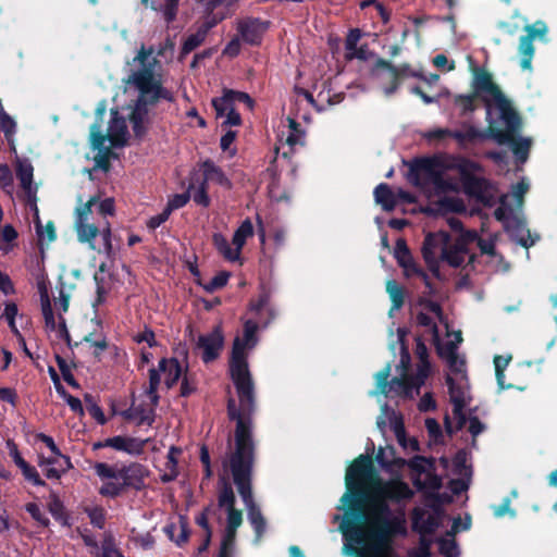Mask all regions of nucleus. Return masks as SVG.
Returning a JSON list of instances; mask_svg holds the SVG:
<instances>
[{
	"label": "nucleus",
	"mask_w": 557,
	"mask_h": 557,
	"mask_svg": "<svg viewBox=\"0 0 557 557\" xmlns=\"http://www.w3.org/2000/svg\"><path fill=\"white\" fill-rule=\"evenodd\" d=\"M134 339L139 344L146 343L149 347H153L157 344L154 333L149 329H145L135 334Z\"/></svg>",
	"instance_id": "5fc2aeb1"
},
{
	"label": "nucleus",
	"mask_w": 557,
	"mask_h": 557,
	"mask_svg": "<svg viewBox=\"0 0 557 557\" xmlns=\"http://www.w3.org/2000/svg\"><path fill=\"white\" fill-rule=\"evenodd\" d=\"M25 479L33 482L36 485H44V481L40 479L38 472L34 467H30L28 463L21 468Z\"/></svg>",
	"instance_id": "13d9d810"
},
{
	"label": "nucleus",
	"mask_w": 557,
	"mask_h": 557,
	"mask_svg": "<svg viewBox=\"0 0 557 557\" xmlns=\"http://www.w3.org/2000/svg\"><path fill=\"white\" fill-rule=\"evenodd\" d=\"M520 126V120L517 116V125L512 128L508 127L504 122H498V129L502 133L508 134L509 138L505 144H509L512 147V151L518 158L519 161L525 162L528 159V152L531 146V140L527 138L517 139L515 137V132ZM500 145H504V143H499Z\"/></svg>",
	"instance_id": "412c9836"
},
{
	"label": "nucleus",
	"mask_w": 557,
	"mask_h": 557,
	"mask_svg": "<svg viewBox=\"0 0 557 557\" xmlns=\"http://www.w3.org/2000/svg\"><path fill=\"white\" fill-rule=\"evenodd\" d=\"M447 383L449 386L450 399L454 406L453 412L458 419V426L461 428L466 423V418L462 410L469 401L467 379H465V381H460L455 380L453 375H447Z\"/></svg>",
	"instance_id": "a211bd4d"
},
{
	"label": "nucleus",
	"mask_w": 557,
	"mask_h": 557,
	"mask_svg": "<svg viewBox=\"0 0 557 557\" xmlns=\"http://www.w3.org/2000/svg\"><path fill=\"white\" fill-rule=\"evenodd\" d=\"M394 256L397 259L399 265L404 269L406 276L420 274V271L418 270V268L416 267V264L412 261V258L409 253V250L407 248L405 240L398 239L396 242Z\"/></svg>",
	"instance_id": "bb28decb"
},
{
	"label": "nucleus",
	"mask_w": 557,
	"mask_h": 557,
	"mask_svg": "<svg viewBox=\"0 0 557 557\" xmlns=\"http://www.w3.org/2000/svg\"><path fill=\"white\" fill-rule=\"evenodd\" d=\"M236 138V132L234 131H228L226 132L222 138H221V148L223 151H230V156L233 157L235 154V150H231V145L233 144V141L235 140Z\"/></svg>",
	"instance_id": "bf43d9fd"
},
{
	"label": "nucleus",
	"mask_w": 557,
	"mask_h": 557,
	"mask_svg": "<svg viewBox=\"0 0 557 557\" xmlns=\"http://www.w3.org/2000/svg\"><path fill=\"white\" fill-rule=\"evenodd\" d=\"M208 28V26H202L195 34H191L187 37L183 45L184 54L191 52L194 49H196L203 42L207 36Z\"/></svg>",
	"instance_id": "a19ab883"
},
{
	"label": "nucleus",
	"mask_w": 557,
	"mask_h": 557,
	"mask_svg": "<svg viewBox=\"0 0 557 557\" xmlns=\"http://www.w3.org/2000/svg\"><path fill=\"white\" fill-rule=\"evenodd\" d=\"M386 293L392 301L391 313L395 310H399L405 300L404 288L397 284L394 280H388L386 282Z\"/></svg>",
	"instance_id": "c9c22d12"
},
{
	"label": "nucleus",
	"mask_w": 557,
	"mask_h": 557,
	"mask_svg": "<svg viewBox=\"0 0 557 557\" xmlns=\"http://www.w3.org/2000/svg\"><path fill=\"white\" fill-rule=\"evenodd\" d=\"M95 281L97 284V302L101 304L111 289V276L107 272L104 263L100 264L99 271L95 274Z\"/></svg>",
	"instance_id": "72a5a7b5"
},
{
	"label": "nucleus",
	"mask_w": 557,
	"mask_h": 557,
	"mask_svg": "<svg viewBox=\"0 0 557 557\" xmlns=\"http://www.w3.org/2000/svg\"><path fill=\"white\" fill-rule=\"evenodd\" d=\"M529 188V182L525 178L521 180L517 185L512 186L510 195L502 196L500 206L495 210L496 219L502 221L511 237L525 248L534 245L537 239V237H532L520 214L523 197Z\"/></svg>",
	"instance_id": "0eeeda50"
},
{
	"label": "nucleus",
	"mask_w": 557,
	"mask_h": 557,
	"mask_svg": "<svg viewBox=\"0 0 557 557\" xmlns=\"http://www.w3.org/2000/svg\"><path fill=\"white\" fill-rule=\"evenodd\" d=\"M37 232L39 237L42 240H47L48 243L54 240L55 238L54 226L52 223H47L45 226L38 225Z\"/></svg>",
	"instance_id": "4d7b16f0"
},
{
	"label": "nucleus",
	"mask_w": 557,
	"mask_h": 557,
	"mask_svg": "<svg viewBox=\"0 0 557 557\" xmlns=\"http://www.w3.org/2000/svg\"><path fill=\"white\" fill-rule=\"evenodd\" d=\"M413 529L417 530L422 536L432 533L438 525V513L420 508H416L412 517ZM430 542L422 537L419 548V557L429 556Z\"/></svg>",
	"instance_id": "ddd939ff"
},
{
	"label": "nucleus",
	"mask_w": 557,
	"mask_h": 557,
	"mask_svg": "<svg viewBox=\"0 0 557 557\" xmlns=\"http://www.w3.org/2000/svg\"><path fill=\"white\" fill-rule=\"evenodd\" d=\"M417 323L423 329L421 336L431 341L440 356L446 359L449 366L448 375H453L455 380L465 381L467 379L465 360L456 354V348L462 341L461 333L449 330L440 306L428 299L420 300L417 305Z\"/></svg>",
	"instance_id": "7ed1b4c3"
},
{
	"label": "nucleus",
	"mask_w": 557,
	"mask_h": 557,
	"mask_svg": "<svg viewBox=\"0 0 557 557\" xmlns=\"http://www.w3.org/2000/svg\"><path fill=\"white\" fill-rule=\"evenodd\" d=\"M86 512L90 519V522L98 528H102L104 523V510L101 507L91 506L86 507Z\"/></svg>",
	"instance_id": "09e8293b"
},
{
	"label": "nucleus",
	"mask_w": 557,
	"mask_h": 557,
	"mask_svg": "<svg viewBox=\"0 0 557 557\" xmlns=\"http://www.w3.org/2000/svg\"><path fill=\"white\" fill-rule=\"evenodd\" d=\"M127 65L123 94L116 97L117 100L123 97L125 102L128 101L122 108V115L117 110L111 111L112 120L107 135H102L96 124L90 129L91 147L99 151L108 152L111 147L125 145L128 138L125 117L131 121L136 136H141L150 122V109L160 100L173 99L163 86L162 67L152 48L143 46Z\"/></svg>",
	"instance_id": "f257e3e1"
},
{
	"label": "nucleus",
	"mask_w": 557,
	"mask_h": 557,
	"mask_svg": "<svg viewBox=\"0 0 557 557\" xmlns=\"http://www.w3.org/2000/svg\"><path fill=\"white\" fill-rule=\"evenodd\" d=\"M524 30L528 33L527 37L532 40L535 38L543 39L547 34V25L543 21H536L533 25H525Z\"/></svg>",
	"instance_id": "49530a36"
},
{
	"label": "nucleus",
	"mask_w": 557,
	"mask_h": 557,
	"mask_svg": "<svg viewBox=\"0 0 557 557\" xmlns=\"http://www.w3.org/2000/svg\"><path fill=\"white\" fill-rule=\"evenodd\" d=\"M16 240H17L16 230L10 224L2 225V222H1L0 223V251H2L3 253L11 252L16 246Z\"/></svg>",
	"instance_id": "473e14b6"
},
{
	"label": "nucleus",
	"mask_w": 557,
	"mask_h": 557,
	"mask_svg": "<svg viewBox=\"0 0 557 557\" xmlns=\"http://www.w3.org/2000/svg\"><path fill=\"white\" fill-rule=\"evenodd\" d=\"M170 214L171 213L169 212V210L164 209L160 214L154 215L149 219L148 227L151 230L159 227L163 222H165L168 220Z\"/></svg>",
	"instance_id": "0e129e2a"
},
{
	"label": "nucleus",
	"mask_w": 557,
	"mask_h": 557,
	"mask_svg": "<svg viewBox=\"0 0 557 557\" xmlns=\"http://www.w3.org/2000/svg\"><path fill=\"white\" fill-rule=\"evenodd\" d=\"M201 169L203 172L205 184L211 182L226 188L231 187L230 180L225 176L222 170L218 168L213 162L205 161L201 165Z\"/></svg>",
	"instance_id": "c756f323"
},
{
	"label": "nucleus",
	"mask_w": 557,
	"mask_h": 557,
	"mask_svg": "<svg viewBox=\"0 0 557 557\" xmlns=\"http://www.w3.org/2000/svg\"><path fill=\"white\" fill-rule=\"evenodd\" d=\"M476 98L478 97L474 94L468 96H458L455 102L463 113H467L475 109L474 101Z\"/></svg>",
	"instance_id": "3c124183"
},
{
	"label": "nucleus",
	"mask_w": 557,
	"mask_h": 557,
	"mask_svg": "<svg viewBox=\"0 0 557 557\" xmlns=\"http://www.w3.org/2000/svg\"><path fill=\"white\" fill-rule=\"evenodd\" d=\"M213 243L216 249L223 255L225 259L230 261H237L239 259L238 249H235V247L232 248L223 235L214 234Z\"/></svg>",
	"instance_id": "ea45409f"
},
{
	"label": "nucleus",
	"mask_w": 557,
	"mask_h": 557,
	"mask_svg": "<svg viewBox=\"0 0 557 557\" xmlns=\"http://www.w3.org/2000/svg\"><path fill=\"white\" fill-rule=\"evenodd\" d=\"M476 243L481 251L486 255H494V243L478 238L475 232H460L456 238H450L445 232L430 234L426 236L423 245V257L432 265L438 259L447 262L451 267H460L468 258L472 260L469 253V245Z\"/></svg>",
	"instance_id": "423d86ee"
},
{
	"label": "nucleus",
	"mask_w": 557,
	"mask_h": 557,
	"mask_svg": "<svg viewBox=\"0 0 557 557\" xmlns=\"http://www.w3.org/2000/svg\"><path fill=\"white\" fill-rule=\"evenodd\" d=\"M57 392L67 403L72 411L79 416L84 414L83 405L78 398L67 394L66 391L59 384L57 385Z\"/></svg>",
	"instance_id": "c03bdc74"
},
{
	"label": "nucleus",
	"mask_w": 557,
	"mask_h": 557,
	"mask_svg": "<svg viewBox=\"0 0 557 557\" xmlns=\"http://www.w3.org/2000/svg\"><path fill=\"white\" fill-rule=\"evenodd\" d=\"M26 510L39 523H41L44 525H46L48 523V520L44 517V515L41 513L39 507L36 504H34V503L27 504L26 505Z\"/></svg>",
	"instance_id": "e2e57ef3"
},
{
	"label": "nucleus",
	"mask_w": 557,
	"mask_h": 557,
	"mask_svg": "<svg viewBox=\"0 0 557 557\" xmlns=\"http://www.w3.org/2000/svg\"><path fill=\"white\" fill-rule=\"evenodd\" d=\"M123 479L125 481V487L131 486L134 488H140L144 485V480L147 476V470L137 463L128 467H121Z\"/></svg>",
	"instance_id": "c85d7f7f"
},
{
	"label": "nucleus",
	"mask_w": 557,
	"mask_h": 557,
	"mask_svg": "<svg viewBox=\"0 0 557 557\" xmlns=\"http://www.w3.org/2000/svg\"><path fill=\"white\" fill-rule=\"evenodd\" d=\"M181 455V449L171 447L168 454L166 470L169 473L163 475L164 481H171L177 475L176 465L177 457Z\"/></svg>",
	"instance_id": "79ce46f5"
},
{
	"label": "nucleus",
	"mask_w": 557,
	"mask_h": 557,
	"mask_svg": "<svg viewBox=\"0 0 557 557\" xmlns=\"http://www.w3.org/2000/svg\"><path fill=\"white\" fill-rule=\"evenodd\" d=\"M374 198L376 203L386 211H391L397 206L396 191H393L386 184H380L375 188Z\"/></svg>",
	"instance_id": "7c9ffc66"
},
{
	"label": "nucleus",
	"mask_w": 557,
	"mask_h": 557,
	"mask_svg": "<svg viewBox=\"0 0 557 557\" xmlns=\"http://www.w3.org/2000/svg\"><path fill=\"white\" fill-rule=\"evenodd\" d=\"M252 223L249 220H245L233 236V245L235 249H238V257H240V251L246 243V239L252 236Z\"/></svg>",
	"instance_id": "58836bf2"
},
{
	"label": "nucleus",
	"mask_w": 557,
	"mask_h": 557,
	"mask_svg": "<svg viewBox=\"0 0 557 557\" xmlns=\"http://www.w3.org/2000/svg\"><path fill=\"white\" fill-rule=\"evenodd\" d=\"M389 374V366L376 373V393L387 394L389 391L395 389L405 397H413V395L417 394L411 377L404 376L401 379H395L391 384H388L387 379ZM371 394H375V392H372Z\"/></svg>",
	"instance_id": "2eb2a0df"
},
{
	"label": "nucleus",
	"mask_w": 557,
	"mask_h": 557,
	"mask_svg": "<svg viewBox=\"0 0 557 557\" xmlns=\"http://www.w3.org/2000/svg\"><path fill=\"white\" fill-rule=\"evenodd\" d=\"M405 73V69H394L389 64L384 61H380L377 63L376 69L374 70V76L381 84H386L388 86H384L383 90L386 96H391L394 94L398 86V81L400 74Z\"/></svg>",
	"instance_id": "aec40b11"
},
{
	"label": "nucleus",
	"mask_w": 557,
	"mask_h": 557,
	"mask_svg": "<svg viewBox=\"0 0 557 557\" xmlns=\"http://www.w3.org/2000/svg\"><path fill=\"white\" fill-rule=\"evenodd\" d=\"M408 466L413 471L412 480L418 488L434 491L441 487V479L430 471L426 459L414 457L408 462Z\"/></svg>",
	"instance_id": "f3484780"
},
{
	"label": "nucleus",
	"mask_w": 557,
	"mask_h": 557,
	"mask_svg": "<svg viewBox=\"0 0 557 557\" xmlns=\"http://www.w3.org/2000/svg\"><path fill=\"white\" fill-rule=\"evenodd\" d=\"M360 38H361L360 30L351 29L346 39V44H345L346 50L356 49V46L358 45Z\"/></svg>",
	"instance_id": "69168bd1"
},
{
	"label": "nucleus",
	"mask_w": 557,
	"mask_h": 557,
	"mask_svg": "<svg viewBox=\"0 0 557 557\" xmlns=\"http://www.w3.org/2000/svg\"><path fill=\"white\" fill-rule=\"evenodd\" d=\"M42 314L45 318V324L48 332L52 333L55 338L65 339L67 338V330L65 326V320L61 313L54 314L51 304L48 297L41 300Z\"/></svg>",
	"instance_id": "6ab92c4d"
},
{
	"label": "nucleus",
	"mask_w": 557,
	"mask_h": 557,
	"mask_svg": "<svg viewBox=\"0 0 557 557\" xmlns=\"http://www.w3.org/2000/svg\"><path fill=\"white\" fill-rule=\"evenodd\" d=\"M470 524H471V520L469 517H466L465 520H462L461 518H457L453 522L451 533L455 534L459 531L468 530L470 528Z\"/></svg>",
	"instance_id": "774afa93"
},
{
	"label": "nucleus",
	"mask_w": 557,
	"mask_h": 557,
	"mask_svg": "<svg viewBox=\"0 0 557 557\" xmlns=\"http://www.w3.org/2000/svg\"><path fill=\"white\" fill-rule=\"evenodd\" d=\"M183 367L176 359H162L159 363L158 370L150 371L149 387L145 392V406L146 409L139 411L137 407L133 406L132 410L138 413L140 422L150 423V413L153 407L158 404L159 396L157 389L161 380L166 388H170L182 376Z\"/></svg>",
	"instance_id": "1a4fd4ad"
},
{
	"label": "nucleus",
	"mask_w": 557,
	"mask_h": 557,
	"mask_svg": "<svg viewBox=\"0 0 557 557\" xmlns=\"http://www.w3.org/2000/svg\"><path fill=\"white\" fill-rule=\"evenodd\" d=\"M67 275L60 276V290L59 297L54 300V307L59 311V313L66 312L69 309V302L71 298V293L75 288V285H71L70 288L65 286V280Z\"/></svg>",
	"instance_id": "e433bc0d"
},
{
	"label": "nucleus",
	"mask_w": 557,
	"mask_h": 557,
	"mask_svg": "<svg viewBox=\"0 0 557 557\" xmlns=\"http://www.w3.org/2000/svg\"><path fill=\"white\" fill-rule=\"evenodd\" d=\"M416 354L420 359V364L418 367V371L414 377H411L412 384L416 388V393L419 394V388L424 384L425 379L430 373V364L426 360L428 358V349L425 345L419 339L417 343Z\"/></svg>",
	"instance_id": "a878e982"
},
{
	"label": "nucleus",
	"mask_w": 557,
	"mask_h": 557,
	"mask_svg": "<svg viewBox=\"0 0 557 557\" xmlns=\"http://www.w3.org/2000/svg\"><path fill=\"white\" fill-rule=\"evenodd\" d=\"M189 194H181L173 196L166 206V210L171 213L174 209H178L187 203Z\"/></svg>",
	"instance_id": "6e6d98bb"
},
{
	"label": "nucleus",
	"mask_w": 557,
	"mask_h": 557,
	"mask_svg": "<svg viewBox=\"0 0 557 557\" xmlns=\"http://www.w3.org/2000/svg\"><path fill=\"white\" fill-rule=\"evenodd\" d=\"M519 53L521 55V67L525 71H530L534 55L533 40L530 37L523 36L520 38Z\"/></svg>",
	"instance_id": "f704fd0d"
},
{
	"label": "nucleus",
	"mask_w": 557,
	"mask_h": 557,
	"mask_svg": "<svg viewBox=\"0 0 557 557\" xmlns=\"http://www.w3.org/2000/svg\"><path fill=\"white\" fill-rule=\"evenodd\" d=\"M178 0H161L157 11H161L164 20L170 23L176 17Z\"/></svg>",
	"instance_id": "37998d69"
},
{
	"label": "nucleus",
	"mask_w": 557,
	"mask_h": 557,
	"mask_svg": "<svg viewBox=\"0 0 557 557\" xmlns=\"http://www.w3.org/2000/svg\"><path fill=\"white\" fill-rule=\"evenodd\" d=\"M228 277V272H220L214 277H212L207 285H205V288L208 292H214L219 288H222L227 283Z\"/></svg>",
	"instance_id": "603ef678"
},
{
	"label": "nucleus",
	"mask_w": 557,
	"mask_h": 557,
	"mask_svg": "<svg viewBox=\"0 0 557 557\" xmlns=\"http://www.w3.org/2000/svg\"><path fill=\"white\" fill-rule=\"evenodd\" d=\"M39 466L48 478L58 479L70 467V460L61 451H58L57 454H51L50 457L41 458Z\"/></svg>",
	"instance_id": "b1692460"
},
{
	"label": "nucleus",
	"mask_w": 557,
	"mask_h": 557,
	"mask_svg": "<svg viewBox=\"0 0 557 557\" xmlns=\"http://www.w3.org/2000/svg\"><path fill=\"white\" fill-rule=\"evenodd\" d=\"M267 28L268 23L259 20H246L238 24L242 38L250 45L259 44Z\"/></svg>",
	"instance_id": "5701e85b"
},
{
	"label": "nucleus",
	"mask_w": 557,
	"mask_h": 557,
	"mask_svg": "<svg viewBox=\"0 0 557 557\" xmlns=\"http://www.w3.org/2000/svg\"><path fill=\"white\" fill-rule=\"evenodd\" d=\"M425 426L431 437H433L435 441L441 435V426L434 419H426L425 420Z\"/></svg>",
	"instance_id": "338daca9"
},
{
	"label": "nucleus",
	"mask_w": 557,
	"mask_h": 557,
	"mask_svg": "<svg viewBox=\"0 0 557 557\" xmlns=\"http://www.w3.org/2000/svg\"><path fill=\"white\" fill-rule=\"evenodd\" d=\"M467 60L472 74L471 86L473 94L481 98L486 106L488 136L497 143H505L510 138L508 134L502 133L498 129V122H504L510 128L515 127L517 125V112L512 108L510 100L494 82L493 75L482 67H478L471 55H468Z\"/></svg>",
	"instance_id": "39448f33"
},
{
	"label": "nucleus",
	"mask_w": 557,
	"mask_h": 557,
	"mask_svg": "<svg viewBox=\"0 0 557 557\" xmlns=\"http://www.w3.org/2000/svg\"><path fill=\"white\" fill-rule=\"evenodd\" d=\"M190 193L191 194L189 195V198L191 197L196 203L205 206V207H207L210 203V199L207 195V189H206L205 183L201 186H199L197 189H195L194 187H190Z\"/></svg>",
	"instance_id": "8fccbe9b"
},
{
	"label": "nucleus",
	"mask_w": 557,
	"mask_h": 557,
	"mask_svg": "<svg viewBox=\"0 0 557 557\" xmlns=\"http://www.w3.org/2000/svg\"><path fill=\"white\" fill-rule=\"evenodd\" d=\"M224 336L220 326L211 332L201 334L196 342V350L205 362L216 359L223 348Z\"/></svg>",
	"instance_id": "4468645a"
},
{
	"label": "nucleus",
	"mask_w": 557,
	"mask_h": 557,
	"mask_svg": "<svg viewBox=\"0 0 557 557\" xmlns=\"http://www.w3.org/2000/svg\"><path fill=\"white\" fill-rule=\"evenodd\" d=\"M433 63L436 67H438L443 71H446V72H450V71L455 70V63L449 62L448 59L444 54H437L433 59Z\"/></svg>",
	"instance_id": "680f3d73"
},
{
	"label": "nucleus",
	"mask_w": 557,
	"mask_h": 557,
	"mask_svg": "<svg viewBox=\"0 0 557 557\" xmlns=\"http://www.w3.org/2000/svg\"><path fill=\"white\" fill-rule=\"evenodd\" d=\"M164 532L169 539L175 542L177 545H182L187 541V523L182 517H178L176 521L168 524L164 528Z\"/></svg>",
	"instance_id": "2f4dec72"
},
{
	"label": "nucleus",
	"mask_w": 557,
	"mask_h": 557,
	"mask_svg": "<svg viewBox=\"0 0 557 557\" xmlns=\"http://www.w3.org/2000/svg\"><path fill=\"white\" fill-rule=\"evenodd\" d=\"M220 485L219 507L226 515V527L219 557H230L236 530L243 522V513L240 510L234 508L235 495L230 482L224 476H221Z\"/></svg>",
	"instance_id": "9d476101"
},
{
	"label": "nucleus",
	"mask_w": 557,
	"mask_h": 557,
	"mask_svg": "<svg viewBox=\"0 0 557 557\" xmlns=\"http://www.w3.org/2000/svg\"><path fill=\"white\" fill-rule=\"evenodd\" d=\"M94 470L101 481L99 493L102 496L116 497L124 492L125 481L120 466L98 462Z\"/></svg>",
	"instance_id": "f8f14e48"
},
{
	"label": "nucleus",
	"mask_w": 557,
	"mask_h": 557,
	"mask_svg": "<svg viewBox=\"0 0 557 557\" xmlns=\"http://www.w3.org/2000/svg\"><path fill=\"white\" fill-rule=\"evenodd\" d=\"M250 311L256 313L257 320H247L245 322L244 336L243 338H235L230 362V372L236 386L239 408L236 407L234 400L228 401V406L233 404L235 411L246 420L249 426L250 420L246 416L253 408V391L248 370L247 355L257 345L259 323L267 325L275 315L273 309L269 306L267 295L260 296L256 302H252Z\"/></svg>",
	"instance_id": "f03ea898"
},
{
	"label": "nucleus",
	"mask_w": 557,
	"mask_h": 557,
	"mask_svg": "<svg viewBox=\"0 0 557 557\" xmlns=\"http://www.w3.org/2000/svg\"><path fill=\"white\" fill-rule=\"evenodd\" d=\"M97 201L98 198L96 196L90 197L87 201H83L81 196L77 197L78 205L75 208L74 227L81 243H86L91 249L111 257L113 248L111 243V230L109 226L103 227L100 232L101 245L96 246L94 242L99 234V228L89 223V216L91 214V208Z\"/></svg>",
	"instance_id": "6e6552de"
},
{
	"label": "nucleus",
	"mask_w": 557,
	"mask_h": 557,
	"mask_svg": "<svg viewBox=\"0 0 557 557\" xmlns=\"http://www.w3.org/2000/svg\"><path fill=\"white\" fill-rule=\"evenodd\" d=\"M147 441L137 440L125 436H114L107 438L103 443L97 444L96 447H112L116 450L125 451L128 454H140Z\"/></svg>",
	"instance_id": "4be33fe9"
},
{
	"label": "nucleus",
	"mask_w": 557,
	"mask_h": 557,
	"mask_svg": "<svg viewBox=\"0 0 557 557\" xmlns=\"http://www.w3.org/2000/svg\"><path fill=\"white\" fill-rule=\"evenodd\" d=\"M39 466L48 478L58 479L70 467V460L61 451H58L57 454H51L50 457L41 458Z\"/></svg>",
	"instance_id": "393cba45"
},
{
	"label": "nucleus",
	"mask_w": 557,
	"mask_h": 557,
	"mask_svg": "<svg viewBox=\"0 0 557 557\" xmlns=\"http://www.w3.org/2000/svg\"><path fill=\"white\" fill-rule=\"evenodd\" d=\"M371 51L368 49L366 45H362L358 47L356 46V49L352 50H346V58L347 59H359V60H368L371 57Z\"/></svg>",
	"instance_id": "864d4df0"
},
{
	"label": "nucleus",
	"mask_w": 557,
	"mask_h": 557,
	"mask_svg": "<svg viewBox=\"0 0 557 557\" xmlns=\"http://www.w3.org/2000/svg\"><path fill=\"white\" fill-rule=\"evenodd\" d=\"M84 342L89 344L90 348L94 349L95 356H99L107 348V342L101 334H88L84 336Z\"/></svg>",
	"instance_id": "a18cd8bd"
},
{
	"label": "nucleus",
	"mask_w": 557,
	"mask_h": 557,
	"mask_svg": "<svg viewBox=\"0 0 557 557\" xmlns=\"http://www.w3.org/2000/svg\"><path fill=\"white\" fill-rule=\"evenodd\" d=\"M230 417L237 421L235 431L236 451L231 457L230 462L224 463V469L230 467L238 493L248 509L249 521L257 533V540H259L264 532L265 521L253 503L250 487L252 462L251 429L246 420L235 411L233 404L230 405Z\"/></svg>",
	"instance_id": "20e7f679"
},
{
	"label": "nucleus",
	"mask_w": 557,
	"mask_h": 557,
	"mask_svg": "<svg viewBox=\"0 0 557 557\" xmlns=\"http://www.w3.org/2000/svg\"><path fill=\"white\" fill-rule=\"evenodd\" d=\"M33 166L27 161L17 162V177L25 193L27 194L28 202L35 205L36 188L33 186Z\"/></svg>",
	"instance_id": "cd10ccee"
},
{
	"label": "nucleus",
	"mask_w": 557,
	"mask_h": 557,
	"mask_svg": "<svg viewBox=\"0 0 557 557\" xmlns=\"http://www.w3.org/2000/svg\"><path fill=\"white\" fill-rule=\"evenodd\" d=\"M440 550L446 557H456L458 555L456 542L450 533L447 537L440 541Z\"/></svg>",
	"instance_id": "de8ad7c7"
},
{
	"label": "nucleus",
	"mask_w": 557,
	"mask_h": 557,
	"mask_svg": "<svg viewBox=\"0 0 557 557\" xmlns=\"http://www.w3.org/2000/svg\"><path fill=\"white\" fill-rule=\"evenodd\" d=\"M102 557H122L111 539H106L102 543Z\"/></svg>",
	"instance_id": "052dcab7"
},
{
	"label": "nucleus",
	"mask_w": 557,
	"mask_h": 557,
	"mask_svg": "<svg viewBox=\"0 0 557 557\" xmlns=\"http://www.w3.org/2000/svg\"><path fill=\"white\" fill-rule=\"evenodd\" d=\"M237 102H243L248 108H252V100L245 92L226 89L223 91L222 97L212 99L215 115L218 119H223V126H235L240 124V116L235 111V104Z\"/></svg>",
	"instance_id": "9b49d317"
},
{
	"label": "nucleus",
	"mask_w": 557,
	"mask_h": 557,
	"mask_svg": "<svg viewBox=\"0 0 557 557\" xmlns=\"http://www.w3.org/2000/svg\"><path fill=\"white\" fill-rule=\"evenodd\" d=\"M437 209L428 208L426 211H436L441 213L446 212H461L466 210L463 202L456 197H444L437 203Z\"/></svg>",
	"instance_id": "4c0bfd02"
},
{
	"label": "nucleus",
	"mask_w": 557,
	"mask_h": 557,
	"mask_svg": "<svg viewBox=\"0 0 557 557\" xmlns=\"http://www.w3.org/2000/svg\"><path fill=\"white\" fill-rule=\"evenodd\" d=\"M387 422L394 431L400 446L411 451L419 449L417 440L406 437L401 419L394 411H389L387 406H383L382 414L377 418V426L383 430Z\"/></svg>",
	"instance_id": "dca6fc26"
}]
</instances>
